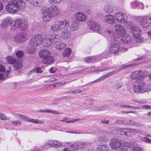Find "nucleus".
<instances>
[{"mask_svg":"<svg viewBox=\"0 0 151 151\" xmlns=\"http://www.w3.org/2000/svg\"><path fill=\"white\" fill-rule=\"evenodd\" d=\"M142 75H146V74L145 73H144L143 72L140 70L134 72L132 73V76H134L136 75H139L140 76H142Z\"/></svg>","mask_w":151,"mask_h":151,"instance_id":"obj_42","label":"nucleus"},{"mask_svg":"<svg viewBox=\"0 0 151 151\" xmlns=\"http://www.w3.org/2000/svg\"><path fill=\"white\" fill-rule=\"evenodd\" d=\"M127 120H122L121 119L117 120L116 123L119 124H124L126 125L127 124Z\"/></svg>","mask_w":151,"mask_h":151,"instance_id":"obj_44","label":"nucleus"},{"mask_svg":"<svg viewBox=\"0 0 151 151\" xmlns=\"http://www.w3.org/2000/svg\"><path fill=\"white\" fill-rule=\"evenodd\" d=\"M42 18L44 22H48L51 19L57 15V10H52L50 8L42 10Z\"/></svg>","mask_w":151,"mask_h":151,"instance_id":"obj_5","label":"nucleus"},{"mask_svg":"<svg viewBox=\"0 0 151 151\" xmlns=\"http://www.w3.org/2000/svg\"><path fill=\"white\" fill-rule=\"evenodd\" d=\"M0 119L5 120L9 119V118L3 113H0Z\"/></svg>","mask_w":151,"mask_h":151,"instance_id":"obj_46","label":"nucleus"},{"mask_svg":"<svg viewBox=\"0 0 151 151\" xmlns=\"http://www.w3.org/2000/svg\"><path fill=\"white\" fill-rule=\"evenodd\" d=\"M98 140L100 142H107L108 139L105 136H101L98 137Z\"/></svg>","mask_w":151,"mask_h":151,"instance_id":"obj_39","label":"nucleus"},{"mask_svg":"<svg viewBox=\"0 0 151 151\" xmlns=\"http://www.w3.org/2000/svg\"><path fill=\"white\" fill-rule=\"evenodd\" d=\"M88 25L90 29L93 31H100L101 29V27L100 25L93 21H90Z\"/></svg>","mask_w":151,"mask_h":151,"instance_id":"obj_15","label":"nucleus"},{"mask_svg":"<svg viewBox=\"0 0 151 151\" xmlns=\"http://www.w3.org/2000/svg\"><path fill=\"white\" fill-rule=\"evenodd\" d=\"M56 80L55 78H51L50 79H49L47 81H45V82L49 83L55 81Z\"/></svg>","mask_w":151,"mask_h":151,"instance_id":"obj_61","label":"nucleus"},{"mask_svg":"<svg viewBox=\"0 0 151 151\" xmlns=\"http://www.w3.org/2000/svg\"><path fill=\"white\" fill-rule=\"evenodd\" d=\"M67 118H66L65 119H63V120H60V121H62V122H65V123H72L75 122L77 121H80L81 120V119H80V118L76 119H75L73 120H72V121H68L67 120Z\"/></svg>","mask_w":151,"mask_h":151,"instance_id":"obj_40","label":"nucleus"},{"mask_svg":"<svg viewBox=\"0 0 151 151\" xmlns=\"http://www.w3.org/2000/svg\"><path fill=\"white\" fill-rule=\"evenodd\" d=\"M44 38L43 36L41 34H38L33 36L29 41V45L31 47H28L26 49V52L29 54L34 53L35 48L41 45L43 43Z\"/></svg>","mask_w":151,"mask_h":151,"instance_id":"obj_2","label":"nucleus"},{"mask_svg":"<svg viewBox=\"0 0 151 151\" xmlns=\"http://www.w3.org/2000/svg\"><path fill=\"white\" fill-rule=\"evenodd\" d=\"M43 71L41 70L40 67H37L35 68L32 70H31L29 73V75H35V73H38L42 72Z\"/></svg>","mask_w":151,"mask_h":151,"instance_id":"obj_26","label":"nucleus"},{"mask_svg":"<svg viewBox=\"0 0 151 151\" xmlns=\"http://www.w3.org/2000/svg\"><path fill=\"white\" fill-rule=\"evenodd\" d=\"M51 29L54 31H56L57 30V25L55 24L51 27Z\"/></svg>","mask_w":151,"mask_h":151,"instance_id":"obj_57","label":"nucleus"},{"mask_svg":"<svg viewBox=\"0 0 151 151\" xmlns=\"http://www.w3.org/2000/svg\"><path fill=\"white\" fill-rule=\"evenodd\" d=\"M134 121L131 120H127V124L129 126H134Z\"/></svg>","mask_w":151,"mask_h":151,"instance_id":"obj_50","label":"nucleus"},{"mask_svg":"<svg viewBox=\"0 0 151 151\" xmlns=\"http://www.w3.org/2000/svg\"><path fill=\"white\" fill-rule=\"evenodd\" d=\"M56 70V69L55 68L52 67L49 70V71L50 73H54Z\"/></svg>","mask_w":151,"mask_h":151,"instance_id":"obj_58","label":"nucleus"},{"mask_svg":"<svg viewBox=\"0 0 151 151\" xmlns=\"http://www.w3.org/2000/svg\"><path fill=\"white\" fill-rule=\"evenodd\" d=\"M14 66L16 69H18L22 68V65L21 63L19 62L16 63L14 65Z\"/></svg>","mask_w":151,"mask_h":151,"instance_id":"obj_47","label":"nucleus"},{"mask_svg":"<svg viewBox=\"0 0 151 151\" xmlns=\"http://www.w3.org/2000/svg\"><path fill=\"white\" fill-rule=\"evenodd\" d=\"M26 6L24 0H13L8 3L6 10L10 13L14 14L19 10L24 9Z\"/></svg>","mask_w":151,"mask_h":151,"instance_id":"obj_1","label":"nucleus"},{"mask_svg":"<svg viewBox=\"0 0 151 151\" xmlns=\"http://www.w3.org/2000/svg\"><path fill=\"white\" fill-rule=\"evenodd\" d=\"M109 121L106 119H104L101 121V122L103 124H107Z\"/></svg>","mask_w":151,"mask_h":151,"instance_id":"obj_64","label":"nucleus"},{"mask_svg":"<svg viewBox=\"0 0 151 151\" xmlns=\"http://www.w3.org/2000/svg\"><path fill=\"white\" fill-rule=\"evenodd\" d=\"M5 70V68L4 66L0 65V72H4Z\"/></svg>","mask_w":151,"mask_h":151,"instance_id":"obj_59","label":"nucleus"},{"mask_svg":"<svg viewBox=\"0 0 151 151\" xmlns=\"http://www.w3.org/2000/svg\"><path fill=\"white\" fill-rule=\"evenodd\" d=\"M140 77L138 81L134 83L133 90L135 93H143L151 90V86L146 85L143 80L144 76Z\"/></svg>","mask_w":151,"mask_h":151,"instance_id":"obj_3","label":"nucleus"},{"mask_svg":"<svg viewBox=\"0 0 151 151\" xmlns=\"http://www.w3.org/2000/svg\"><path fill=\"white\" fill-rule=\"evenodd\" d=\"M24 83L23 82L15 83L13 84L14 87L18 89L22 88L23 87Z\"/></svg>","mask_w":151,"mask_h":151,"instance_id":"obj_33","label":"nucleus"},{"mask_svg":"<svg viewBox=\"0 0 151 151\" xmlns=\"http://www.w3.org/2000/svg\"><path fill=\"white\" fill-rule=\"evenodd\" d=\"M48 1L51 4L50 8L52 10H57V0H48Z\"/></svg>","mask_w":151,"mask_h":151,"instance_id":"obj_27","label":"nucleus"},{"mask_svg":"<svg viewBox=\"0 0 151 151\" xmlns=\"http://www.w3.org/2000/svg\"><path fill=\"white\" fill-rule=\"evenodd\" d=\"M140 77L139 76H131V78L133 80L136 79L137 80L135 82H137L138 81V79H140L139 78Z\"/></svg>","mask_w":151,"mask_h":151,"instance_id":"obj_56","label":"nucleus"},{"mask_svg":"<svg viewBox=\"0 0 151 151\" xmlns=\"http://www.w3.org/2000/svg\"><path fill=\"white\" fill-rule=\"evenodd\" d=\"M56 87V84L55 83L46 86L44 87V88L45 90H50L54 88H55Z\"/></svg>","mask_w":151,"mask_h":151,"instance_id":"obj_38","label":"nucleus"},{"mask_svg":"<svg viewBox=\"0 0 151 151\" xmlns=\"http://www.w3.org/2000/svg\"><path fill=\"white\" fill-rule=\"evenodd\" d=\"M129 143L127 142H125L122 143L120 146V148L123 151H126L128 149L129 146Z\"/></svg>","mask_w":151,"mask_h":151,"instance_id":"obj_29","label":"nucleus"},{"mask_svg":"<svg viewBox=\"0 0 151 151\" xmlns=\"http://www.w3.org/2000/svg\"><path fill=\"white\" fill-rule=\"evenodd\" d=\"M131 33L133 35L134 40L137 42H141L143 40L141 37V31L138 27H132L131 29Z\"/></svg>","mask_w":151,"mask_h":151,"instance_id":"obj_7","label":"nucleus"},{"mask_svg":"<svg viewBox=\"0 0 151 151\" xmlns=\"http://www.w3.org/2000/svg\"><path fill=\"white\" fill-rule=\"evenodd\" d=\"M9 78L8 76H0V81H4Z\"/></svg>","mask_w":151,"mask_h":151,"instance_id":"obj_54","label":"nucleus"},{"mask_svg":"<svg viewBox=\"0 0 151 151\" xmlns=\"http://www.w3.org/2000/svg\"><path fill=\"white\" fill-rule=\"evenodd\" d=\"M42 61L45 64H50L53 61V57L51 55H49L42 58Z\"/></svg>","mask_w":151,"mask_h":151,"instance_id":"obj_24","label":"nucleus"},{"mask_svg":"<svg viewBox=\"0 0 151 151\" xmlns=\"http://www.w3.org/2000/svg\"><path fill=\"white\" fill-rule=\"evenodd\" d=\"M121 144V140L118 138H116L111 140L109 146L112 149H116L120 147Z\"/></svg>","mask_w":151,"mask_h":151,"instance_id":"obj_9","label":"nucleus"},{"mask_svg":"<svg viewBox=\"0 0 151 151\" xmlns=\"http://www.w3.org/2000/svg\"><path fill=\"white\" fill-rule=\"evenodd\" d=\"M39 112H41L52 113L53 114H56L57 113L56 111H55L47 109L45 110H40L39 111Z\"/></svg>","mask_w":151,"mask_h":151,"instance_id":"obj_37","label":"nucleus"},{"mask_svg":"<svg viewBox=\"0 0 151 151\" xmlns=\"http://www.w3.org/2000/svg\"><path fill=\"white\" fill-rule=\"evenodd\" d=\"M71 53V50L69 48H67L65 49L63 52L62 55L64 57H68Z\"/></svg>","mask_w":151,"mask_h":151,"instance_id":"obj_34","label":"nucleus"},{"mask_svg":"<svg viewBox=\"0 0 151 151\" xmlns=\"http://www.w3.org/2000/svg\"><path fill=\"white\" fill-rule=\"evenodd\" d=\"M104 10L106 13H111L113 11L114 9L111 5L108 4L105 5Z\"/></svg>","mask_w":151,"mask_h":151,"instance_id":"obj_25","label":"nucleus"},{"mask_svg":"<svg viewBox=\"0 0 151 151\" xmlns=\"http://www.w3.org/2000/svg\"><path fill=\"white\" fill-rule=\"evenodd\" d=\"M29 7L31 9L34 8L35 6H41L44 4V0H28Z\"/></svg>","mask_w":151,"mask_h":151,"instance_id":"obj_11","label":"nucleus"},{"mask_svg":"<svg viewBox=\"0 0 151 151\" xmlns=\"http://www.w3.org/2000/svg\"><path fill=\"white\" fill-rule=\"evenodd\" d=\"M141 139L147 143L151 144V140L147 138L146 137H144L141 138Z\"/></svg>","mask_w":151,"mask_h":151,"instance_id":"obj_48","label":"nucleus"},{"mask_svg":"<svg viewBox=\"0 0 151 151\" xmlns=\"http://www.w3.org/2000/svg\"><path fill=\"white\" fill-rule=\"evenodd\" d=\"M55 142L53 141H48V142L46 143V145H49L50 146L52 147H56L57 144L54 143Z\"/></svg>","mask_w":151,"mask_h":151,"instance_id":"obj_45","label":"nucleus"},{"mask_svg":"<svg viewBox=\"0 0 151 151\" xmlns=\"http://www.w3.org/2000/svg\"><path fill=\"white\" fill-rule=\"evenodd\" d=\"M75 19L80 22H84L86 21L87 17L82 13L78 12L76 13L74 16Z\"/></svg>","mask_w":151,"mask_h":151,"instance_id":"obj_16","label":"nucleus"},{"mask_svg":"<svg viewBox=\"0 0 151 151\" xmlns=\"http://www.w3.org/2000/svg\"><path fill=\"white\" fill-rule=\"evenodd\" d=\"M9 122H10V124L12 125L15 126H19L21 125L22 122L19 120H15L12 121H10Z\"/></svg>","mask_w":151,"mask_h":151,"instance_id":"obj_32","label":"nucleus"},{"mask_svg":"<svg viewBox=\"0 0 151 151\" xmlns=\"http://www.w3.org/2000/svg\"><path fill=\"white\" fill-rule=\"evenodd\" d=\"M65 47V43H61L59 45V49L60 50L63 49Z\"/></svg>","mask_w":151,"mask_h":151,"instance_id":"obj_52","label":"nucleus"},{"mask_svg":"<svg viewBox=\"0 0 151 151\" xmlns=\"http://www.w3.org/2000/svg\"><path fill=\"white\" fill-rule=\"evenodd\" d=\"M56 35L55 33H52L51 35H50V39L51 40H52L54 41V40L56 39Z\"/></svg>","mask_w":151,"mask_h":151,"instance_id":"obj_51","label":"nucleus"},{"mask_svg":"<svg viewBox=\"0 0 151 151\" xmlns=\"http://www.w3.org/2000/svg\"><path fill=\"white\" fill-rule=\"evenodd\" d=\"M108 76H101L100 78L96 80L95 81H93V82H91L88 84H86L85 85L83 86L82 87H83L87 85H90L93 84L94 83H98L102 81L103 80L106 78Z\"/></svg>","mask_w":151,"mask_h":151,"instance_id":"obj_30","label":"nucleus"},{"mask_svg":"<svg viewBox=\"0 0 151 151\" xmlns=\"http://www.w3.org/2000/svg\"><path fill=\"white\" fill-rule=\"evenodd\" d=\"M66 132H68V133H74V134H82L83 133V132H76V131H73V132H72V131H66Z\"/></svg>","mask_w":151,"mask_h":151,"instance_id":"obj_60","label":"nucleus"},{"mask_svg":"<svg viewBox=\"0 0 151 151\" xmlns=\"http://www.w3.org/2000/svg\"><path fill=\"white\" fill-rule=\"evenodd\" d=\"M97 106H94L92 107L91 110V111H97Z\"/></svg>","mask_w":151,"mask_h":151,"instance_id":"obj_63","label":"nucleus"},{"mask_svg":"<svg viewBox=\"0 0 151 151\" xmlns=\"http://www.w3.org/2000/svg\"><path fill=\"white\" fill-rule=\"evenodd\" d=\"M119 42L117 40L113 41L111 45L110 52L112 53H115L117 52L119 48Z\"/></svg>","mask_w":151,"mask_h":151,"instance_id":"obj_13","label":"nucleus"},{"mask_svg":"<svg viewBox=\"0 0 151 151\" xmlns=\"http://www.w3.org/2000/svg\"><path fill=\"white\" fill-rule=\"evenodd\" d=\"M107 106L104 105H103L99 106H97V111H103L106 110L107 108Z\"/></svg>","mask_w":151,"mask_h":151,"instance_id":"obj_43","label":"nucleus"},{"mask_svg":"<svg viewBox=\"0 0 151 151\" xmlns=\"http://www.w3.org/2000/svg\"><path fill=\"white\" fill-rule=\"evenodd\" d=\"M116 20L119 22L125 23L127 22V17L125 14L122 12H118L115 14Z\"/></svg>","mask_w":151,"mask_h":151,"instance_id":"obj_10","label":"nucleus"},{"mask_svg":"<svg viewBox=\"0 0 151 151\" xmlns=\"http://www.w3.org/2000/svg\"><path fill=\"white\" fill-rule=\"evenodd\" d=\"M142 107L145 109H151V106L149 105H144L142 106Z\"/></svg>","mask_w":151,"mask_h":151,"instance_id":"obj_62","label":"nucleus"},{"mask_svg":"<svg viewBox=\"0 0 151 151\" xmlns=\"http://www.w3.org/2000/svg\"><path fill=\"white\" fill-rule=\"evenodd\" d=\"M124 36L122 39V40L124 43L129 42L131 40V37L127 35V34Z\"/></svg>","mask_w":151,"mask_h":151,"instance_id":"obj_35","label":"nucleus"},{"mask_svg":"<svg viewBox=\"0 0 151 151\" xmlns=\"http://www.w3.org/2000/svg\"><path fill=\"white\" fill-rule=\"evenodd\" d=\"M148 20V19L140 18L139 19V23L142 27H146L150 25L149 23L147 22Z\"/></svg>","mask_w":151,"mask_h":151,"instance_id":"obj_23","label":"nucleus"},{"mask_svg":"<svg viewBox=\"0 0 151 151\" xmlns=\"http://www.w3.org/2000/svg\"><path fill=\"white\" fill-rule=\"evenodd\" d=\"M133 126L142 127L143 126V124L139 123L134 122Z\"/></svg>","mask_w":151,"mask_h":151,"instance_id":"obj_53","label":"nucleus"},{"mask_svg":"<svg viewBox=\"0 0 151 151\" xmlns=\"http://www.w3.org/2000/svg\"><path fill=\"white\" fill-rule=\"evenodd\" d=\"M27 27L28 23L26 21L21 18H18L14 21L12 20L10 29L12 30H15L20 28L24 31L27 28Z\"/></svg>","mask_w":151,"mask_h":151,"instance_id":"obj_4","label":"nucleus"},{"mask_svg":"<svg viewBox=\"0 0 151 151\" xmlns=\"http://www.w3.org/2000/svg\"><path fill=\"white\" fill-rule=\"evenodd\" d=\"M86 145V143L82 142H77L74 143L70 145L72 147H73L75 149H81L85 147Z\"/></svg>","mask_w":151,"mask_h":151,"instance_id":"obj_20","label":"nucleus"},{"mask_svg":"<svg viewBox=\"0 0 151 151\" xmlns=\"http://www.w3.org/2000/svg\"><path fill=\"white\" fill-rule=\"evenodd\" d=\"M132 151H142V149L139 147H136L133 149Z\"/></svg>","mask_w":151,"mask_h":151,"instance_id":"obj_55","label":"nucleus"},{"mask_svg":"<svg viewBox=\"0 0 151 151\" xmlns=\"http://www.w3.org/2000/svg\"><path fill=\"white\" fill-rule=\"evenodd\" d=\"M50 55H51V54L49 51L46 49L41 50L39 52V56L42 58Z\"/></svg>","mask_w":151,"mask_h":151,"instance_id":"obj_21","label":"nucleus"},{"mask_svg":"<svg viewBox=\"0 0 151 151\" xmlns=\"http://www.w3.org/2000/svg\"><path fill=\"white\" fill-rule=\"evenodd\" d=\"M69 22L68 20L64 19L61 21L58 25L57 31L67 27L69 26Z\"/></svg>","mask_w":151,"mask_h":151,"instance_id":"obj_19","label":"nucleus"},{"mask_svg":"<svg viewBox=\"0 0 151 151\" xmlns=\"http://www.w3.org/2000/svg\"><path fill=\"white\" fill-rule=\"evenodd\" d=\"M122 86V83L121 82H119L114 85V88L117 89H119Z\"/></svg>","mask_w":151,"mask_h":151,"instance_id":"obj_49","label":"nucleus"},{"mask_svg":"<svg viewBox=\"0 0 151 151\" xmlns=\"http://www.w3.org/2000/svg\"><path fill=\"white\" fill-rule=\"evenodd\" d=\"M109 147L106 145H99L96 149V151H107Z\"/></svg>","mask_w":151,"mask_h":151,"instance_id":"obj_28","label":"nucleus"},{"mask_svg":"<svg viewBox=\"0 0 151 151\" xmlns=\"http://www.w3.org/2000/svg\"><path fill=\"white\" fill-rule=\"evenodd\" d=\"M115 30L116 33L121 36H124L126 34V31L122 25L117 24L115 26Z\"/></svg>","mask_w":151,"mask_h":151,"instance_id":"obj_12","label":"nucleus"},{"mask_svg":"<svg viewBox=\"0 0 151 151\" xmlns=\"http://www.w3.org/2000/svg\"><path fill=\"white\" fill-rule=\"evenodd\" d=\"M70 32L68 29H64L61 33L62 37L65 39L69 38L70 36Z\"/></svg>","mask_w":151,"mask_h":151,"instance_id":"obj_22","label":"nucleus"},{"mask_svg":"<svg viewBox=\"0 0 151 151\" xmlns=\"http://www.w3.org/2000/svg\"><path fill=\"white\" fill-rule=\"evenodd\" d=\"M139 132V130L137 129L124 128L120 129L118 130V133L119 134L129 137L133 136Z\"/></svg>","mask_w":151,"mask_h":151,"instance_id":"obj_6","label":"nucleus"},{"mask_svg":"<svg viewBox=\"0 0 151 151\" xmlns=\"http://www.w3.org/2000/svg\"><path fill=\"white\" fill-rule=\"evenodd\" d=\"M27 34L23 32H19L14 37V41L17 44H22L24 42L27 40Z\"/></svg>","mask_w":151,"mask_h":151,"instance_id":"obj_8","label":"nucleus"},{"mask_svg":"<svg viewBox=\"0 0 151 151\" xmlns=\"http://www.w3.org/2000/svg\"><path fill=\"white\" fill-rule=\"evenodd\" d=\"M8 63L10 64H14L16 62V59L11 56H8L7 58Z\"/></svg>","mask_w":151,"mask_h":151,"instance_id":"obj_31","label":"nucleus"},{"mask_svg":"<svg viewBox=\"0 0 151 151\" xmlns=\"http://www.w3.org/2000/svg\"><path fill=\"white\" fill-rule=\"evenodd\" d=\"M16 56L18 58H21L23 57L24 53L22 50H19L17 51L15 53Z\"/></svg>","mask_w":151,"mask_h":151,"instance_id":"obj_41","label":"nucleus"},{"mask_svg":"<svg viewBox=\"0 0 151 151\" xmlns=\"http://www.w3.org/2000/svg\"><path fill=\"white\" fill-rule=\"evenodd\" d=\"M45 45L46 47H49L52 44V40L48 38H46L45 39Z\"/></svg>","mask_w":151,"mask_h":151,"instance_id":"obj_36","label":"nucleus"},{"mask_svg":"<svg viewBox=\"0 0 151 151\" xmlns=\"http://www.w3.org/2000/svg\"><path fill=\"white\" fill-rule=\"evenodd\" d=\"M103 19L104 22L109 24H113L115 22V18L114 15L108 14L104 16Z\"/></svg>","mask_w":151,"mask_h":151,"instance_id":"obj_14","label":"nucleus"},{"mask_svg":"<svg viewBox=\"0 0 151 151\" xmlns=\"http://www.w3.org/2000/svg\"><path fill=\"white\" fill-rule=\"evenodd\" d=\"M16 115L21 120L25 121L32 122L35 123H40L42 122L36 119L27 118L25 116L21 114H17Z\"/></svg>","mask_w":151,"mask_h":151,"instance_id":"obj_17","label":"nucleus"},{"mask_svg":"<svg viewBox=\"0 0 151 151\" xmlns=\"http://www.w3.org/2000/svg\"><path fill=\"white\" fill-rule=\"evenodd\" d=\"M12 22V19L10 17H7L2 20L1 24V27L3 28H6Z\"/></svg>","mask_w":151,"mask_h":151,"instance_id":"obj_18","label":"nucleus"}]
</instances>
